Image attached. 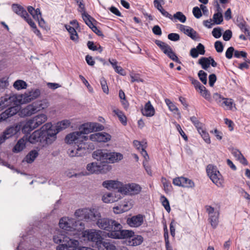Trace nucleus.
<instances>
[{"mask_svg":"<svg viewBox=\"0 0 250 250\" xmlns=\"http://www.w3.org/2000/svg\"><path fill=\"white\" fill-rule=\"evenodd\" d=\"M94 123H88L83 124L80 127L79 131H76L68 134L65 137V142L67 143H85L88 140V136L85 134L94 131Z\"/></svg>","mask_w":250,"mask_h":250,"instance_id":"7ed1b4c3","label":"nucleus"},{"mask_svg":"<svg viewBox=\"0 0 250 250\" xmlns=\"http://www.w3.org/2000/svg\"><path fill=\"white\" fill-rule=\"evenodd\" d=\"M192 12L194 17L197 19L200 18L202 16L201 9L197 6L194 7L193 8Z\"/></svg>","mask_w":250,"mask_h":250,"instance_id":"69168bd1","label":"nucleus"},{"mask_svg":"<svg viewBox=\"0 0 250 250\" xmlns=\"http://www.w3.org/2000/svg\"><path fill=\"white\" fill-rule=\"evenodd\" d=\"M198 133L200 134L203 140L207 144L210 143V139L208 133L207 132L204 126L198 130Z\"/></svg>","mask_w":250,"mask_h":250,"instance_id":"4c0bfd02","label":"nucleus"},{"mask_svg":"<svg viewBox=\"0 0 250 250\" xmlns=\"http://www.w3.org/2000/svg\"><path fill=\"white\" fill-rule=\"evenodd\" d=\"M141 189V187L135 183L128 184L122 183L121 193L125 195H136L140 192Z\"/></svg>","mask_w":250,"mask_h":250,"instance_id":"f8f14e48","label":"nucleus"},{"mask_svg":"<svg viewBox=\"0 0 250 250\" xmlns=\"http://www.w3.org/2000/svg\"><path fill=\"white\" fill-rule=\"evenodd\" d=\"M205 50L204 46L201 43H199L196 48H192L190 51V55L193 58H196L199 55H204Z\"/></svg>","mask_w":250,"mask_h":250,"instance_id":"aec40b11","label":"nucleus"},{"mask_svg":"<svg viewBox=\"0 0 250 250\" xmlns=\"http://www.w3.org/2000/svg\"><path fill=\"white\" fill-rule=\"evenodd\" d=\"M179 29L187 36L190 37L192 39H196L197 35V32L192 28L184 25L180 24Z\"/></svg>","mask_w":250,"mask_h":250,"instance_id":"6ab92c4d","label":"nucleus"},{"mask_svg":"<svg viewBox=\"0 0 250 250\" xmlns=\"http://www.w3.org/2000/svg\"><path fill=\"white\" fill-rule=\"evenodd\" d=\"M27 10L34 20H39V16L41 17L42 16V13L39 8L35 9L32 6H28L27 7Z\"/></svg>","mask_w":250,"mask_h":250,"instance_id":"7c9ffc66","label":"nucleus"},{"mask_svg":"<svg viewBox=\"0 0 250 250\" xmlns=\"http://www.w3.org/2000/svg\"><path fill=\"white\" fill-rule=\"evenodd\" d=\"M212 34L214 38L216 39L219 38L222 35L220 28L218 27L214 28L212 31Z\"/></svg>","mask_w":250,"mask_h":250,"instance_id":"0e129e2a","label":"nucleus"},{"mask_svg":"<svg viewBox=\"0 0 250 250\" xmlns=\"http://www.w3.org/2000/svg\"><path fill=\"white\" fill-rule=\"evenodd\" d=\"M113 112L118 117L121 122L124 125H126V118L124 114L118 109H114L113 110Z\"/></svg>","mask_w":250,"mask_h":250,"instance_id":"a19ab883","label":"nucleus"},{"mask_svg":"<svg viewBox=\"0 0 250 250\" xmlns=\"http://www.w3.org/2000/svg\"><path fill=\"white\" fill-rule=\"evenodd\" d=\"M99 250H115V246L109 242H102L100 243Z\"/></svg>","mask_w":250,"mask_h":250,"instance_id":"c9c22d12","label":"nucleus"},{"mask_svg":"<svg viewBox=\"0 0 250 250\" xmlns=\"http://www.w3.org/2000/svg\"><path fill=\"white\" fill-rule=\"evenodd\" d=\"M208 175L211 180L218 187L222 186V176L216 167L212 165H208L206 168Z\"/></svg>","mask_w":250,"mask_h":250,"instance_id":"1a4fd4ad","label":"nucleus"},{"mask_svg":"<svg viewBox=\"0 0 250 250\" xmlns=\"http://www.w3.org/2000/svg\"><path fill=\"white\" fill-rule=\"evenodd\" d=\"M47 119L44 114L37 115L26 122L22 127V131L28 133L45 123Z\"/></svg>","mask_w":250,"mask_h":250,"instance_id":"39448f33","label":"nucleus"},{"mask_svg":"<svg viewBox=\"0 0 250 250\" xmlns=\"http://www.w3.org/2000/svg\"><path fill=\"white\" fill-rule=\"evenodd\" d=\"M120 192L114 191L106 192L102 196V201L105 203H111L118 201L121 198Z\"/></svg>","mask_w":250,"mask_h":250,"instance_id":"4468645a","label":"nucleus"},{"mask_svg":"<svg viewBox=\"0 0 250 250\" xmlns=\"http://www.w3.org/2000/svg\"><path fill=\"white\" fill-rule=\"evenodd\" d=\"M38 152L36 150L30 151L22 160V162H27L28 164L33 163L38 156Z\"/></svg>","mask_w":250,"mask_h":250,"instance_id":"a878e982","label":"nucleus"},{"mask_svg":"<svg viewBox=\"0 0 250 250\" xmlns=\"http://www.w3.org/2000/svg\"><path fill=\"white\" fill-rule=\"evenodd\" d=\"M82 18L85 23L87 25L89 28H91L92 26H94L93 21H95V20L91 17L87 13H84L82 14Z\"/></svg>","mask_w":250,"mask_h":250,"instance_id":"473e14b6","label":"nucleus"},{"mask_svg":"<svg viewBox=\"0 0 250 250\" xmlns=\"http://www.w3.org/2000/svg\"><path fill=\"white\" fill-rule=\"evenodd\" d=\"M121 205L123 208L121 209L123 210V211L125 212L133 207V202L132 200L125 199Z\"/></svg>","mask_w":250,"mask_h":250,"instance_id":"f704fd0d","label":"nucleus"},{"mask_svg":"<svg viewBox=\"0 0 250 250\" xmlns=\"http://www.w3.org/2000/svg\"><path fill=\"white\" fill-rule=\"evenodd\" d=\"M131 83L134 82H143L144 80L141 78L139 74L131 73L130 74Z\"/></svg>","mask_w":250,"mask_h":250,"instance_id":"603ef678","label":"nucleus"},{"mask_svg":"<svg viewBox=\"0 0 250 250\" xmlns=\"http://www.w3.org/2000/svg\"><path fill=\"white\" fill-rule=\"evenodd\" d=\"M123 158V155L119 152H109L108 157V163H114L118 162Z\"/></svg>","mask_w":250,"mask_h":250,"instance_id":"393cba45","label":"nucleus"},{"mask_svg":"<svg viewBox=\"0 0 250 250\" xmlns=\"http://www.w3.org/2000/svg\"><path fill=\"white\" fill-rule=\"evenodd\" d=\"M86 169L88 171L89 174L97 173L101 169V166L97 165L96 163H91L87 165Z\"/></svg>","mask_w":250,"mask_h":250,"instance_id":"c756f323","label":"nucleus"},{"mask_svg":"<svg viewBox=\"0 0 250 250\" xmlns=\"http://www.w3.org/2000/svg\"><path fill=\"white\" fill-rule=\"evenodd\" d=\"M109 152L106 150L98 149L93 153V157L101 163H108Z\"/></svg>","mask_w":250,"mask_h":250,"instance_id":"2eb2a0df","label":"nucleus"},{"mask_svg":"<svg viewBox=\"0 0 250 250\" xmlns=\"http://www.w3.org/2000/svg\"><path fill=\"white\" fill-rule=\"evenodd\" d=\"M79 77L81 79V80H82V81L83 82V84L87 87L89 92L90 93H93V89L92 87V86L89 84L88 81L82 75H80L79 76Z\"/></svg>","mask_w":250,"mask_h":250,"instance_id":"bf43d9fd","label":"nucleus"},{"mask_svg":"<svg viewBox=\"0 0 250 250\" xmlns=\"http://www.w3.org/2000/svg\"><path fill=\"white\" fill-rule=\"evenodd\" d=\"M213 99L217 103V104L221 106L222 102L223 101L225 98L221 96V95L217 93H214L212 96Z\"/></svg>","mask_w":250,"mask_h":250,"instance_id":"6e6d98bb","label":"nucleus"},{"mask_svg":"<svg viewBox=\"0 0 250 250\" xmlns=\"http://www.w3.org/2000/svg\"><path fill=\"white\" fill-rule=\"evenodd\" d=\"M231 152L233 156L235 157L236 160L238 161L240 160L241 158H242V157L243 156L241 152L237 149L232 148L231 149Z\"/></svg>","mask_w":250,"mask_h":250,"instance_id":"052dcab7","label":"nucleus"},{"mask_svg":"<svg viewBox=\"0 0 250 250\" xmlns=\"http://www.w3.org/2000/svg\"><path fill=\"white\" fill-rule=\"evenodd\" d=\"M75 215L80 219L97 221L101 217V213L96 208H82L76 210Z\"/></svg>","mask_w":250,"mask_h":250,"instance_id":"423d86ee","label":"nucleus"},{"mask_svg":"<svg viewBox=\"0 0 250 250\" xmlns=\"http://www.w3.org/2000/svg\"><path fill=\"white\" fill-rule=\"evenodd\" d=\"M170 59H171L173 61H175L177 62H180V61L175 54V53L172 51L171 47L167 50V52L165 53Z\"/></svg>","mask_w":250,"mask_h":250,"instance_id":"de8ad7c7","label":"nucleus"},{"mask_svg":"<svg viewBox=\"0 0 250 250\" xmlns=\"http://www.w3.org/2000/svg\"><path fill=\"white\" fill-rule=\"evenodd\" d=\"M100 232V231L96 230H85L81 233H79L77 238H80L81 241H92L96 242L98 245H100L102 239Z\"/></svg>","mask_w":250,"mask_h":250,"instance_id":"6e6552de","label":"nucleus"},{"mask_svg":"<svg viewBox=\"0 0 250 250\" xmlns=\"http://www.w3.org/2000/svg\"><path fill=\"white\" fill-rule=\"evenodd\" d=\"M232 37V32L230 30H227L225 31L223 35V38L224 41H229Z\"/></svg>","mask_w":250,"mask_h":250,"instance_id":"774afa93","label":"nucleus"},{"mask_svg":"<svg viewBox=\"0 0 250 250\" xmlns=\"http://www.w3.org/2000/svg\"><path fill=\"white\" fill-rule=\"evenodd\" d=\"M198 76L200 80L203 83V84H206L207 83V73L203 70H200L198 72Z\"/></svg>","mask_w":250,"mask_h":250,"instance_id":"3c124183","label":"nucleus"},{"mask_svg":"<svg viewBox=\"0 0 250 250\" xmlns=\"http://www.w3.org/2000/svg\"><path fill=\"white\" fill-rule=\"evenodd\" d=\"M103 186L108 189H117L118 192L121 193V190L122 186V183L116 180H106L103 182Z\"/></svg>","mask_w":250,"mask_h":250,"instance_id":"dca6fc26","label":"nucleus"},{"mask_svg":"<svg viewBox=\"0 0 250 250\" xmlns=\"http://www.w3.org/2000/svg\"><path fill=\"white\" fill-rule=\"evenodd\" d=\"M142 112V114L146 117H152L155 114V109L150 101L146 104Z\"/></svg>","mask_w":250,"mask_h":250,"instance_id":"4be33fe9","label":"nucleus"},{"mask_svg":"<svg viewBox=\"0 0 250 250\" xmlns=\"http://www.w3.org/2000/svg\"><path fill=\"white\" fill-rule=\"evenodd\" d=\"M133 233H134L133 232ZM133 235L134 234L126 238L129 239L128 241V245L131 246H136L140 245L143 241V238L140 235H137L133 237Z\"/></svg>","mask_w":250,"mask_h":250,"instance_id":"b1692460","label":"nucleus"},{"mask_svg":"<svg viewBox=\"0 0 250 250\" xmlns=\"http://www.w3.org/2000/svg\"><path fill=\"white\" fill-rule=\"evenodd\" d=\"M155 43L160 47L164 53L170 47L168 44L160 40H155Z\"/></svg>","mask_w":250,"mask_h":250,"instance_id":"a18cd8bd","label":"nucleus"},{"mask_svg":"<svg viewBox=\"0 0 250 250\" xmlns=\"http://www.w3.org/2000/svg\"><path fill=\"white\" fill-rule=\"evenodd\" d=\"M20 127L18 126H11L4 132V136L6 138H9L10 137L16 134L17 132L19 130Z\"/></svg>","mask_w":250,"mask_h":250,"instance_id":"c85d7f7f","label":"nucleus"},{"mask_svg":"<svg viewBox=\"0 0 250 250\" xmlns=\"http://www.w3.org/2000/svg\"><path fill=\"white\" fill-rule=\"evenodd\" d=\"M96 224L99 228L108 231L107 236L113 239H125L133 234L132 230L122 229L120 223L111 219L100 218Z\"/></svg>","mask_w":250,"mask_h":250,"instance_id":"f257e3e1","label":"nucleus"},{"mask_svg":"<svg viewBox=\"0 0 250 250\" xmlns=\"http://www.w3.org/2000/svg\"><path fill=\"white\" fill-rule=\"evenodd\" d=\"M59 226L66 231L73 232L72 234L75 238H77L79 233L84 228V225L82 222L76 221L75 219L68 217H63L61 219Z\"/></svg>","mask_w":250,"mask_h":250,"instance_id":"20e7f679","label":"nucleus"},{"mask_svg":"<svg viewBox=\"0 0 250 250\" xmlns=\"http://www.w3.org/2000/svg\"><path fill=\"white\" fill-rule=\"evenodd\" d=\"M27 85L26 83L21 80H18L16 81L13 84L14 87L18 90L25 89Z\"/></svg>","mask_w":250,"mask_h":250,"instance_id":"58836bf2","label":"nucleus"},{"mask_svg":"<svg viewBox=\"0 0 250 250\" xmlns=\"http://www.w3.org/2000/svg\"><path fill=\"white\" fill-rule=\"evenodd\" d=\"M18 97L15 96H10L8 98H1L0 101V111L8 107L6 110L8 112V115L11 117L17 112V108L15 105H17Z\"/></svg>","mask_w":250,"mask_h":250,"instance_id":"0eeeda50","label":"nucleus"},{"mask_svg":"<svg viewBox=\"0 0 250 250\" xmlns=\"http://www.w3.org/2000/svg\"><path fill=\"white\" fill-rule=\"evenodd\" d=\"M65 27L70 35L71 40L74 42H77L78 40V35L75 28L72 27L69 25H65Z\"/></svg>","mask_w":250,"mask_h":250,"instance_id":"2f4dec72","label":"nucleus"},{"mask_svg":"<svg viewBox=\"0 0 250 250\" xmlns=\"http://www.w3.org/2000/svg\"><path fill=\"white\" fill-rule=\"evenodd\" d=\"M9 85L8 78H2L0 79V90L6 88Z\"/></svg>","mask_w":250,"mask_h":250,"instance_id":"13d9d810","label":"nucleus"},{"mask_svg":"<svg viewBox=\"0 0 250 250\" xmlns=\"http://www.w3.org/2000/svg\"><path fill=\"white\" fill-rule=\"evenodd\" d=\"M190 121L194 124L197 130L204 126V125L201 123L195 116L190 117Z\"/></svg>","mask_w":250,"mask_h":250,"instance_id":"5fc2aeb1","label":"nucleus"},{"mask_svg":"<svg viewBox=\"0 0 250 250\" xmlns=\"http://www.w3.org/2000/svg\"><path fill=\"white\" fill-rule=\"evenodd\" d=\"M70 144L71 143H69ZM71 144H74L73 147L68 149L67 153L70 157L82 156L86 152L87 145L85 143L81 142V143H76L73 142Z\"/></svg>","mask_w":250,"mask_h":250,"instance_id":"9d476101","label":"nucleus"},{"mask_svg":"<svg viewBox=\"0 0 250 250\" xmlns=\"http://www.w3.org/2000/svg\"><path fill=\"white\" fill-rule=\"evenodd\" d=\"M51 124L47 123L45 124L41 130L35 131L32 134L27 137V140L31 144H36L38 142L50 144L56 138V133L53 132L51 128Z\"/></svg>","mask_w":250,"mask_h":250,"instance_id":"f03ea898","label":"nucleus"},{"mask_svg":"<svg viewBox=\"0 0 250 250\" xmlns=\"http://www.w3.org/2000/svg\"><path fill=\"white\" fill-rule=\"evenodd\" d=\"M160 200L165 209L169 213L170 211V207L168 199L164 195H162Z\"/></svg>","mask_w":250,"mask_h":250,"instance_id":"09e8293b","label":"nucleus"},{"mask_svg":"<svg viewBox=\"0 0 250 250\" xmlns=\"http://www.w3.org/2000/svg\"><path fill=\"white\" fill-rule=\"evenodd\" d=\"M27 141V136H24L23 138L20 139L14 146L13 149V152H19L22 150L25 147Z\"/></svg>","mask_w":250,"mask_h":250,"instance_id":"5701e85b","label":"nucleus"},{"mask_svg":"<svg viewBox=\"0 0 250 250\" xmlns=\"http://www.w3.org/2000/svg\"><path fill=\"white\" fill-rule=\"evenodd\" d=\"M70 123L68 120H63L61 121V122L58 123L56 130L54 128H52V126H51V128L53 130V132H55L56 135L60 132L61 130L66 128L67 126H68L70 125Z\"/></svg>","mask_w":250,"mask_h":250,"instance_id":"cd10ccee","label":"nucleus"},{"mask_svg":"<svg viewBox=\"0 0 250 250\" xmlns=\"http://www.w3.org/2000/svg\"><path fill=\"white\" fill-rule=\"evenodd\" d=\"M165 101L166 104L171 111L173 112L174 113L180 114L178 108L173 102L168 99H166Z\"/></svg>","mask_w":250,"mask_h":250,"instance_id":"ea45409f","label":"nucleus"},{"mask_svg":"<svg viewBox=\"0 0 250 250\" xmlns=\"http://www.w3.org/2000/svg\"><path fill=\"white\" fill-rule=\"evenodd\" d=\"M41 94L40 90L38 89L32 90L30 91L25 92L18 96L19 104H23L29 103L38 98Z\"/></svg>","mask_w":250,"mask_h":250,"instance_id":"9b49d317","label":"nucleus"},{"mask_svg":"<svg viewBox=\"0 0 250 250\" xmlns=\"http://www.w3.org/2000/svg\"><path fill=\"white\" fill-rule=\"evenodd\" d=\"M172 21H176V20H178L182 23L185 22L187 20L186 17L181 12H177L172 16Z\"/></svg>","mask_w":250,"mask_h":250,"instance_id":"79ce46f5","label":"nucleus"},{"mask_svg":"<svg viewBox=\"0 0 250 250\" xmlns=\"http://www.w3.org/2000/svg\"><path fill=\"white\" fill-rule=\"evenodd\" d=\"M199 90H200V94L204 98L209 101L210 100V93L208 90H207L204 86L202 85V86H200Z\"/></svg>","mask_w":250,"mask_h":250,"instance_id":"49530a36","label":"nucleus"},{"mask_svg":"<svg viewBox=\"0 0 250 250\" xmlns=\"http://www.w3.org/2000/svg\"><path fill=\"white\" fill-rule=\"evenodd\" d=\"M100 83L103 92L105 94H108V87L106 81L104 78H101L100 79Z\"/></svg>","mask_w":250,"mask_h":250,"instance_id":"864d4df0","label":"nucleus"},{"mask_svg":"<svg viewBox=\"0 0 250 250\" xmlns=\"http://www.w3.org/2000/svg\"><path fill=\"white\" fill-rule=\"evenodd\" d=\"M238 26L241 29V30L245 33H248V34H249V30L247 27L246 21H242L238 23Z\"/></svg>","mask_w":250,"mask_h":250,"instance_id":"4d7b16f0","label":"nucleus"},{"mask_svg":"<svg viewBox=\"0 0 250 250\" xmlns=\"http://www.w3.org/2000/svg\"><path fill=\"white\" fill-rule=\"evenodd\" d=\"M214 47L217 52L221 53L223 52L224 46L220 41H216L214 43Z\"/></svg>","mask_w":250,"mask_h":250,"instance_id":"e2e57ef3","label":"nucleus"},{"mask_svg":"<svg viewBox=\"0 0 250 250\" xmlns=\"http://www.w3.org/2000/svg\"><path fill=\"white\" fill-rule=\"evenodd\" d=\"M38 112L34 102L29 104L20 111V115L21 116H30Z\"/></svg>","mask_w":250,"mask_h":250,"instance_id":"a211bd4d","label":"nucleus"},{"mask_svg":"<svg viewBox=\"0 0 250 250\" xmlns=\"http://www.w3.org/2000/svg\"><path fill=\"white\" fill-rule=\"evenodd\" d=\"M198 63L200 64L203 69H207L209 67V58L206 57H202L199 59Z\"/></svg>","mask_w":250,"mask_h":250,"instance_id":"c03bdc74","label":"nucleus"},{"mask_svg":"<svg viewBox=\"0 0 250 250\" xmlns=\"http://www.w3.org/2000/svg\"><path fill=\"white\" fill-rule=\"evenodd\" d=\"M182 187L188 188H192L194 187V182L190 179L183 177L182 179Z\"/></svg>","mask_w":250,"mask_h":250,"instance_id":"37998d69","label":"nucleus"},{"mask_svg":"<svg viewBox=\"0 0 250 250\" xmlns=\"http://www.w3.org/2000/svg\"><path fill=\"white\" fill-rule=\"evenodd\" d=\"M168 39L172 41H178L180 40V36L177 33H170L167 36Z\"/></svg>","mask_w":250,"mask_h":250,"instance_id":"338daca9","label":"nucleus"},{"mask_svg":"<svg viewBox=\"0 0 250 250\" xmlns=\"http://www.w3.org/2000/svg\"><path fill=\"white\" fill-rule=\"evenodd\" d=\"M213 20L214 23L216 24H220L223 20L222 13L219 12L215 13L213 16Z\"/></svg>","mask_w":250,"mask_h":250,"instance_id":"8fccbe9b","label":"nucleus"},{"mask_svg":"<svg viewBox=\"0 0 250 250\" xmlns=\"http://www.w3.org/2000/svg\"><path fill=\"white\" fill-rule=\"evenodd\" d=\"M13 11L17 15L22 18L23 19L27 18L28 13L25 9L18 4H13L12 5Z\"/></svg>","mask_w":250,"mask_h":250,"instance_id":"412c9836","label":"nucleus"},{"mask_svg":"<svg viewBox=\"0 0 250 250\" xmlns=\"http://www.w3.org/2000/svg\"><path fill=\"white\" fill-rule=\"evenodd\" d=\"M219 212L216 211L215 214L211 215L209 216V222L213 228L215 229L216 228L219 222Z\"/></svg>","mask_w":250,"mask_h":250,"instance_id":"72a5a7b5","label":"nucleus"},{"mask_svg":"<svg viewBox=\"0 0 250 250\" xmlns=\"http://www.w3.org/2000/svg\"><path fill=\"white\" fill-rule=\"evenodd\" d=\"M34 103L38 112L46 109L49 105L48 101L46 99L37 101L34 102Z\"/></svg>","mask_w":250,"mask_h":250,"instance_id":"bb28decb","label":"nucleus"},{"mask_svg":"<svg viewBox=\"0 0 250 250\" xmlns=\"http://www.w3.org/2000/svg\"><path fill=\"white\" fill-rule=\"evenodd\" d=\"M111 138V135L106 132L96 133L89 136V139L91 141L97 142H107Z\"/></svg>","mask_w":250,"mask_h":250,"instance_id":"ddd939ff","label":"nucleus"},{"mask_svg":"<svg viewBox=\"0 0 250 250\" xmlns=\"http://www.w3.org/2000/svg\"><path fill=\"white\" fill-rule=\"evenodd\" d=\"M233 104L234 105L231 99L224 98L221 106L225 108L226 109L232 110Z\"/></svg>","mask_w":250,"mask_h":250,"instance_id":"e433bc0d","label":"nucleus"},{"mask_svg":"<svg viewBox=\"0 0 250 250\" xmlns=\"http://www.w3.org/2000/svg\"><path fill=\"white\" fill-rule=\"evenodd\" d=\"M234 56L235 57L237 58H239L240 57L244 58L245 59H247V53L243 51H238L235 50L234 51Z\"/></svg>","mask_w":250,"mask_h":250,"instance_id":"680f3d73","label":"nucleus"},{"mask_svg":"<svg viewBox=\"0 0 250 250\" xmlns=\"http://www.w3.org/2000/svg\"><path fill=\"white\" fill-rule=\"evenodd\" d=\"M144 222L143 216L141 214L133 216L128 218L126 220L127 224L131 227H138L140 226Z\"/></svg>","mask_w":250,"mask_h":250,"instance_id":"f3484780","label":"nucleus"}]
</instances>
